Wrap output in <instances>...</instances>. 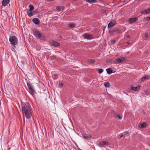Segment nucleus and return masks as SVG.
<instances>
[{"instance_id": "nucleus-1", "label": "nucleus", "mask_w": 150, "mask_h": 150, "mask_svg": "<svg viewBox=\"0 0 150 150\" xmlns=\"http://www.w3.org/2000/svg\"><path fill=\"white\" fill-rule=\"evenodd\" d=\"M22 106L23 112L25 114L26 118L30 119L32 115V108L30 105L27 102L22 104Z\"/></svg>"}, {"instance_id": "nucleus-2", "label": "nucleus", "mask_w": 150, "mask_h": 150, "mask_svg": "<svg viewBox=\"0 0 150 150\" xmlns=\"http://www.w3.org/2000/svg\"><path fill=\"white\" fill-rule=\"evenodd\" d=\"M9 40L11 44L13 46H15L16 45L18 42L17 38L14 36H10Z\"/></svg>"}, {"instance_id": "nucleus-3", "label": "nucleus", "mask_w": 150, "mask_h": 150, "mask_svg": "<svg viewBox=\"0 0 150 150\" xmlns=\"http://www.w3.org/2000/svg\"><path fill=\"white\" fill-rule=\"evenodd\" d=\"M34 32L35 34V35L37 37L41 40H44L45 39V38L44 35L42 33L36 29H35L34 30Z\"/></svg>"}, {"instance_id": "nucleus-4", "label": "nucleus", "mask_w": 150, "mask_h": 150, "mask_svg": "<svg viewBox=\"0 0 150 150\" xmlns=\"http://www.w3.org/2000/svg\"><path fill=\"white\" fill-rule=\"evenodd\" d=\"M27 84L29 89L30 93L32 96L36 92L33 85L31 83L28 82L27 83Z\"/></svg>"}, {"instance_id": "nucleus-5", "label": "nucleus", "mask_w": 150, "mask_h": 150, "mask_svg": "<svg viewBox=\"0 0 150 150\" xmlns=\"http://www.w3.org/2000/svg\"><path fill=\"white\" fill-rule=\"evenodd\" d=\"M126 58L125 57H121L115 59L114 61V63L115 64L117 63H121L122 62L126 61Z\"/></svg>"}, {"instance_id": "nucleus-6", "label": "nucleus", "mask_w": 150, "mask_h": 150, "mask_svg": "<svg viewBox=\"0 0 150 150\" xmlns=\"http://www.w3.org/2000/svg\"><path fill=\"white\" fill-rule=\"evenodd\" d=\"M117 24V22L115 20H112L110 23H108V28L113 27Z\"/></svg>"}, {"instance_id": "nucleus-7", "label": "nucleus", "mask_w": 150, "mask_h": 150, "mask_svg": "<svg viewBox=\"0 0 150 150\" xmlns=\"http://www.w3.org/2000/svg\"><path fill=\"white\" fill-rule=\"evenodd\" d=\"M83 36L85 39H90L93 38V36L91 35H89L88 33H84L83 35Z\"/></svg>"}, {"instance_id": "nucleus-8", "label": "nucleus", "mask_w": 150, "mask_h": 150, "mask_svg": "<svg viewBox=\"0 0 150 150\" xmlns=\"http://www.w3.org/2000/svg\"><path fill=\"white\" fill-rule=\"evenodd\" d=\"M11 0H3L2 1V5L5 7L10 2Z\"/></svg>"}, {"instance_id": "nucleus-9", "label": "nucleus", "mask_w": 150, "mask_h": 150, "mask_svg": "<svg viewBox=\"0 0 150 150\" xmlns=\"http://www.w3.org/2000/svg\"><path fill=\"white\" fill-rule=\"evenodd\" d=\"M140 86L138 85L136 87H133L132 86L131 87V89L132 90L134 91H138L140 88Z\"/></svg>"}, {"instance_id": "nucleus-10", "label": "nucleus", "mask_w": 150, "mask_h": 150, "mask_svg": "<svg viewBox=\"0 0 150 150\" xmlns=\"http://www.w3.org/2000/svg\"><path fill=\"white\" fill-rule=\"evenodd\" d=\"M51 44L52 45H53L54 46L56 47H59L60 45L59 43L54 41H52L51 42Z\"/></svg>"}, {"instance_id": "nucleus-11", "label": "nucleus", "mask_w": 150, "mask_h": 150, "mask_svg": "<svg viewBox=\"0 0 150 150\" xmlns=\"http://www.w3.org/2000/svg\"><path fill=\"white\" fill-rule=\"evenodd\" d=\"M32 21L35 24H38L40 23L39 19L37 18H35L33 19Z\"/></svg>"}, {"instance_id": "nucleus-12", "label": "nucleus", "mask_w": 150, "mask_h": 150, "mask_svg": "<svg viewBox=\"0 0 150 150\" xmlns=\"http://www.w3.org/2000/svg\"><path fill=\"white\" fill-rule=\"evenodd\" d=\"M138 19V18H130L129 19V21L131 23H133L135 21H137Z\"/></svg>"}, {"instance_id": "nucleus-13", "label": "nucleus", "mask_w": 150, "mask_h": 150, "mask_svg": "<svg viewBox=\"0 0 150 150\" xmlns=\"http://www.w3.org/2000/svg\"><path fill=\"white\" fill-rule=\"evenodd\" d=\"M107 143H108V142L106 141H102L100 142V143H99V146L100 147L102 146L105 145L107 144Z\"/></svg>"}, {"instance_id": "nucleus-14", "label": "nucleus", "mask_w": 150, "mask_h": 150, "mask_svg": "<svg viewBox=\"0 0 150 150\" xmlns=\"http://www.w3.org/2000/svg\"><path fill=\"white\" fill-rule=\"evenodd\" d=\"M106 71L107 73L109 75L111 74L113 72L110 68H108L106 69Z\"/></svg>"}, {"instance_id": "nucleus-15", "label": "nucleus", "mask_w": 150, "mask_h": 150, "mask_svg": "<svg viewBox=\"0 0 150 150\" xmlns=\"http://www.w3.org/2000/svg\"><path fill=\"white\" fill-rule=\"evenodd\" d=\"M87 2L91 4H93L97 2L95 0H85Z\"/></svg>"}, {"instance_id": "nucleus-16", "label": "nucleus", "mask_w": 150, "mask_h": 150, "mask_svg": "<svg viewBox=\"0 0 150 150\" xmlns=\"http://www.w3.org/2000/svg\"><path fill=\"white\" fill-rule=\"evenodd\" d=\"M149 78V76L146 75V76H144L141 79V81H143L145 79H147Z\"/></svg>"}, {"instance_id": "nucleus-17", "label": "nucleus", "mask_w": 150, "mask_h": 150, "mask_svg": "<svg viewBox=\"0 0 150 150\" xmlns=\"http://www.w3.org/2000/svg\"><path fill=\"white\" fill-rule=\"evenodd\" d=\"M29 10L30 11H33L34 9L33 6L32 4H30L29 6Z\"/></svg>"}, {"instance_id": "nucleus-18", "label": "nucleus", "mask_w": 150, "mask_h": 150, "mask_svg": "<svg viewBox=\"0 0 150 150\" xmlns=\"http://www.w3.org/2000/svg\"><path fill=\"white\" fill-rule=\"evenodd\" d=\"M57 9L59 11L63 10V7L61 6H58L57 7Z\"/></svg>"}, {"instance_id": "nucleus-19", "label": "nucleus", "mask_w": 150, "mask_h": 150, "mask_svg": "<svg viewBox=\"0 0 150 150\" xmlns=\"http://www.w3.org/2000/svg\"><path fill=\"white\" fill-rule=\"evenodd\" d=\"M28 15L30 17H31L33 15V13L31 11H30L29 13H28Z\"/></svg>"}, {"instance_id": "nucleus-20", "label": "nucleus", "mask_w": 150, "mask_h": 150, "mask_svg": "<svg viewBox=\"0 0 150 150\" xmlns=\"http://www.w3.org/2000/svg\"><path fill=\"white\" fill-rule=\"evenodd\" d=\"M113 32L117 33H121V31L120 30L118 29H116L114 30H113Z\"/></svg>"}, {"instance_id": "nucleus-21", "label": "nucleus", "mask_w": 150, "mask_h": 150, "mask_svg": "<svg viewBox=\"0 0 150 150\" xmlns=\"http://www.w3.org/2000/svg\"><path fill=\"white\" fill-rule=\"evenodd\" d=\"M146 124L145 122H142L141 124V127L142 128H144L146 127Z\"/></svg>"}, {"instance_id": "nucleus-22", "label": "nucleus", "mask_w": 150, "mask_h": 150, "mask_svg": "<svg viewBox=\"0 0 150 150\" xmlns=\"http://www.w3.org/2000/svg\"><path fill=\"white\" fill-rule=\"evenodd\" d=\"M146 14H149L150 13V8L147 9L145 10Z\"/></svg>"}, {"instance_id": "nucleus-23", "label": "nucleus", "mask_w": 150, "mask_h": 150, "mask_svg": "<svg viewBox=\"0 0 150 150\" xmlns=\"http://www.w3.org/2000/svg\"><path fill=\"white\" fill-rule=\"evenodd\" d=\"M110 84L109 82H107L104 84V86L106 87H108L109 86Z\"/></svg>"}, {"instance_id": "nucleus-24", "label": "nucleus", "mask_w": 150, "mask_h": 150, "mask_svg": "<svg viewBox=\"0 0 150 150\" xmlns=\"http://www.w3.org/2000/svg\"><path fill=\"white\" fill-rule=\"evenodd\" d=\"M84 138L88 140L91 137L89 136H84Z\"/></svg>"}, {"instance_id": "nucleus-25", "label": "nucleus", "mask_w": 150, "mask_h": 150, "mask_svg": "<svg viewBox=\"0 0 150 150\" xmlns=\"http://www.w3.org/2000/svg\"><path fill=\"white\" fill-rule=\"evenodd\" d=\"M69 26L71 28H73L75 26V25L74 24H69Z\"/></svg>"}, {"instance_id": "nucleus-26", "label": "nucleus", "mask_w": 150, "mask_h": 150, "mask_svg": "<svg viewBox=\"0 0 150 150\" xmlns=\"http://www.w3.org/2000/svg\"><path fill=\"white\" fill-rule=\"evenodd\" d=\"M98 73L99 74H100L102 73L103 71V70L102 69H98Z\"/></svg>"}, {"instance_id": "nucleus-27", "label": "nucleus", "mask_w": 150, "mask_h": 150, "mask_svg": "<svg viewBox=\"0 0 150 150\" xmlns=\"http://www.w3.org/2000/svg\"><path fill=\"white\" fill-rule=\"evenodd\" d=\"M117 117L119 119H121L122 118V115H118L117 116Z\"/></svg>"}, {"instance_id": "nucleus-28", "label": "nucleus", "mask_w": 150, "mask_h": 150, "mask_svg": "<svg viewBox=\"0 0 150 150\" xmlns=\"http://www.w3.org/2000/svg\"><path fill=\"white\" fill-rule=\"evenodd\" d=\"M141 13L142 14H146L145 10L142 11L141 12Z\"/></svg>"}, {"instance_id": "nucleus-29", "label": "nucleus", "mask_w": 150, "mask_h": 150, "mask_svg": "<svg viewBox=\"0 0 150 150\" xmlns=\"http://www.w3.org/2000/svg\"><path fill=\"white\" fill-rule=\"evenodd\" d=\"M89 62L92 63H93L95 62V60L94 59H90L89 60Z\"/></svg>"}, {"instance_id": "nucleus-30", "label": "nucleus", "mask_w": 150, "mask_h": 150, "mask_svg": "<svg viewBox=\"0 0 150 150\" xmlns=\"http://www.w3.org/2000/svg\"><path fill=\"white\" fill-rule=\"evenodd\" d=\"M147 19V20H149L150 19V17H146L145 18V19Z\"/></svg>"}, {"instance_id": "nucleus-31", "label": "nucleus", "mask_w": 150, "mask_h": 150, "mask_svg": "<svg viewBox=\"0 0 150 150\" xmlns=\"http://www.w3.org/2000/svg\"><path fill=\"white\" fill-rule=\"evenodd\" d=\"M59 85L60 86H63V83L62 82H59Z\"/></svg>"}, {"instance_id": "nucleus-32", "label": "nucleus", "mask_w": 150, "mask_h": 150, "mask_svg": "<svg viewBox=\"0 0 150 150\" xmlns=\"http://www.w3.org/2000/svg\"><path fill=\"white\" fill-rule=\"evenodd\" d=\"M105 28H106V26H103V33H104V32L105 30Z\"/></svg>"}, {"instance_id": "nucleus-33", "label": "nucleus", "mask_w": 150, "mask_h": 150, "mask_svg": "<svg viewBox=\"0 0 150 150\" xmlns=\"http://www.w3.org/2000/svg\"><path fill=\"white\" fill-rule=\"evenodd\" d=\"M145 37L146 38H147L148 37V34H146L145 35Z\"/></svg>"}, {"instance_id": "nucleus-34", "label": "nucleus", "mask_w": 150, "mask_h": 150, "mask_svg": "<svg viewBox=\"0 0 150 150\" xmlns=\"http://www.w3.org/2000/svg\"><path fill=\"white\" fill-rule=\"evenodd\" d=\"M111 42L112 43L114 44L115 42V41L114 40H112L111 41Z\"/></svg>"}, {"instance_id": "nucleus-35", "label": "nucleus", "mask_w": 150, "mask_h": 150, "mask_svg": "<svg viewBox=\"0 0 150 150\" xmlns=\"http://www.w3.org/2000/svg\"><path fill=\"white\" fill-rule=\"evenodd\" d=\"M123 137V135L122 134H121L120 135V138L122 137Z\"/></svg>"}, {"instance_id": "nucleus-36", "label": "nucleus", "mask_w": 150, "mask_h": 150, "mask_svg": "<svg viewBox=\"0 0 150 150\" xmlns=\"http://www.w3.org/2000/svg\"><path fill=\"white\" fill-rule=\"evenodd\" d=\"M129 42H127V44H129Z\"/></svg>"}, {"instance_id": "nucleus-37", "label": "nucleus", "mask_w": 150, "mask_h": 150, "mask_svg": "<svg viewBox=\"0 0 150 150\" xmlns=\"http://www.w3.org/2000/svg\"><path fill=\"white\" fill-rule=\"evenodd\" d=\"M127 37H130V36H127Z\"/></svg>"}]
</instances>
